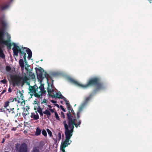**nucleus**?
<instances>
[{
	"mask_svg": "<svg viewBox=\"0 0 152 152\" xmlns=\"http://www.w3.org/2000/svg\"><path fill=\"white\" fill-rule=\"evenodd\" d=\"M69 80L75 85L84 88L92 86H96V88L95 90V91L103 89L105 88L103 83L101 82L100 78L98 77H94L89 79L87 83L85 85L80 83L72 78H70Z\"/></svg>",
	"mask_w": 152,
	"mask_h": 152,
	"instance_id": "1",
	"label": "nucleus"
},
{
	"mask_svg": "<svg viewBox=\"0 0 152 152\" xmlns=\"http://www.w3.org/2000/svg\"><path fill=\"white\" fill-rule=\"evenodd\" d=\"M67 118L68 120V125L66 124V121H64L63 123L64 126V131H66L73 135L74 128V126L77 128L78 126H80L81 121L80 120H79L77 123H76L75 122L76 119L73 118V116L70 114H67Z\"/></svg>",
	"mask_w": 152,
	"mask_h": 152,
	"instance_id": "2",
	"label": "nucleus"
},
{
	"mask_svg": "<svg viewBox=\"0 0 152 152\" xmlns=\"http://www.w3.org/2000/svg\"><path fill=\"white\" fill-rule=\"evenodd\" d=\"M67 118L68 120V125L66 124V121H64L63 123L64 126V131H66L73 135L74 128V126L77 128L78 126H80L81 121L80 120H79L77 123H76L75 122L76 119L73 118V116L70 114H67Z\"/></svg>",
	"mask_w": 152,
	"mask_h": 152,
	"instance_id": "3",
	"label": "nucleus"
},
{
	"mask_svg": "<svg viewBox=\"0 0 152 152\" xmlns=\"http://www.w3.org/2000/svg\"><path fill=\"white\" fill-rule=\"evenodd\" d=\"M3 39H1L0 42L2 44L6 45L7 48L8 50L11 49V46L12 45L14 46L12 49L14 55L18 56L19 53H20L21 56L24 53L23 51L21 49H20V47L15 43H11L10 39H8L7 40H4Z\"/></svg>",
	"mask_w": 152,
	"mask_h": 152,
	"instance_id": "4",
	"label": "nucleus"
},
{
	"mask_svg": "<svg viewBox=\"0 0 152 152\" xmlns=\"http://www.w3.org/2000/svg\"><path fill=\"white\" fill-rule=\"evenodd\" d=\"M35 69L37 74V78L41 83V86L39 87L40 91H38V93L39 94H42V95L46 92L44 91V85L41 83L42 80L45 77V72L44 71L43 69L41 67H40L39 68L36 67Z\"/></svg>",
	"mask_w": 152,
	"mask_h": 152,
	"instance_id": "5",
	"label": "nucleus"
},
{
	"mask_svg": "<svg viewBox=\"0 0 152 152\" xmlns=\"http://www.w3.org/2000/svg\"><path fill=\"white\" fill-rule=\"evenodd\" d=\"M24 76L21 77L19 75L15 76L13 83L14 86H18L19 84L23 85L25 83H28V80H29L26 73H24Z\"/></svg>",
	"mask_w": 152,
	"mask_h": 152,
	"instance_id": "6",
	"label": "nucleus"
},
{
	"mask_svg": "<svg viewBox=\"0 0 152 152\" xmlns=\"http://www.w3.org/2000/svg\"><path fill=\"white\" fill-rule=\"evenodd\" d=\"M64 133L66 139L64 141L61 143V147L63 148H65L72 142V141L70 140V139L72 135V134H71L66 131H64Z\"/></svg>",
	"mask_w": 152,
	"mask_h": 152,
	"instance_id": "7",
	"label": "nucleus"
},
{
	"mask_svg": "<svg viewBox=\"0 0 152 152\" xmlns=\"http://www.w3.org/2000/svg\"><path fill=\"white\" fill-rule=\"evenodd\" d=\"M20 49H21L23 51L24 53L22 54V55H20V53H20V57L21 58H22V56H23V58L24 60V61H25V63H27V62L26 61V53H25V51H26L27 53L28 54V59H30L31 57L32 56V53L31 52V50L30 49L28 48H25V47H22V48H20Z\"/></svg>",
	"mask_w": 152,
	"mask_h": 152,
	"instance_id": "8",
	"label": "nucleus"
},
{
	"mask_svg": "<svg viewBox=\"0 0 152 152\" xmlns=\"http://www.w3.org/2000/svg\"><path fill=\"white\" fill-rule=\"evenodd\" d=\"M38 87L36 85L29 87V90L31 93L30 95L31 96L34 95L35 97L40 98L42 96V94L37 93V92H38Z\"/></svg>",
	"mask_w": 152,
	"mask_h": 152,
	"instance_id": "9",
	"label": "nucleus"
},
{
	"mask_svg": "<svg viewBox=\"0 0 152 152\" xmlns=\"http://www.w3.org/2000/svg\"><path fill=\"white\" fill-rule=\"evenodd\" d=\"M0 21L1 23V27L0 29V38H3L4 31L6 28L7 24V23L3 19L0 20Z\"/></svg>",
	"mask_w": 152,
	"mask_h": 152,
	"instance_id": "10",
	"label": "nucleus"
},
{
	"mask_svg": "<svg viewBox=\"0 0 152 152\" xmlns=\"http://www.w3.org/2000/svg\"><path fill=\"white\" fill-rule=\"evenodd\" d=\"M45 77L47 79V83L48 86V87L47 89L49 96L52 97V96L53 95V94H54V90L53 89H50L49 88L50 83L48 81V78L49 77L50 78V77L49 75L46 72H45Z\"/></svg>",
	"mask_w": 152,
	"mask_h": 152,
	"instance_id": "11",
	"label": "nucleus"
},
{
	"mask_svg": "<svg viewBox=\"0 0 152 152\" xmlns=\"http://www.w3.org/2000/svg\"><path fill=\"white\" fill-rule=\"evenodd\" d=\"M17 97L18 100V103H20L22 105L23 103V104L24 105L25 104V100L23 98L24 97L23 96V94L20 91L17 92Z\"/></svg>",
	"mask_w": 152,
	"mask_h": 152,
	"instance_id": "12",
	"label": "nucleus"
},
{
	"mask_svg": "<svg viewBox=\"0 0 152 152\" xmlns=\"http://www.w3.org/2000/svg\"><path fill=\"white\" fill-rule=\"evenodd\" d=\"M13 0H11L10 2H6L3 4L0 5L1 10H5L7 9L10 7L11 2H12Z\"/></svg>",
	"mask_w": 152,
	"mask_h": 152,
	"instance_id": "13",
	"label": "nucleus"
},
{
	"mask_svg": "<svg viewBox=\"0 0 152 152\" xmlns=\"http://www.w3.org/2000/svg\"><path fill=\"white\" fill-rule=\"evenodd\" d=\"M19 152H27V145L26 143L21 144L19 148Z\"/></svg>",
	"mask_w": 152,
	"mask_h": 152,
	"instance_id": "14",
	"label": "nucleus"
},
{
	"mask_svg": "<svg viewBox=\"0 0 152 152\" xmlns=\"http://www.w3.org/2000/svg\"><path fill=\"white\" fill-rule=\"evenodd\" d=\"M52 97L54 98H58V99H64V101H66V99L65 98L61 93L59 92V93H56V94H54Z\"/></svg>",
	"mask_w": 152,
	"mask_h": 152,
	"instance_id": "15",
	"label": "nucleus"
},
{
	"mask_svg": "<svg viewBox=\"0 0 152 152\" xmlns=\"http://www.w3.org/2000/svg\"><path fill=\"white\" fill-rule=\"evenodd\" d=\"M6 110H7L8 111V112L9 113H11L12 114L14 115L16 117L18 116V115H19V116H20V113H18L16 115L15 114V113L14 111V108H7Z\"/></svg>",
	"mask_w": 152,
	"mask_h": 152,
	"instance_id": "16",
	"label": "nucleus"
},
{
	"mask_svg": "<svg viewBox=\"0 0 152 152\" xmlns=\"http://www.w3.org/2000/svg\"><path fill=\"white\" fill-rule=\"evenodd\" d=\"M36 114L34 113H32L31 117V118H33L34 120H37L39 119V117L38 114L36 112Z\"/></svg>",
	"mask_w": 152,
	"mask_h": 152,
	"instance_id": "17",
	"label": "nucleus"
},
{
	"mask_svg": "<svg viewBox=\"0 0 152 152\" xmlns=\"http://www.w3.org/2000/svg\"><path fill=\"white\" fill-rule=\"evenodd\" d=\"M64 101L65 102L67 108L68 110H69V113H67L66 115H67V114H70V111L71 110V109H72V107L68 101H67L66 99V101Z\"/></svg>",
	"mask_w": 152,
	"mask_h": 152,
	"instance_id": "18",
	"label": "nucleus"
},
{
	"mask_svg": "<svg viewBox=\"0 0 152 152\" xmlns=\"http://www.w3.org/2000/svg\"><path fill=\"white\" fill-rule=\"evenodd\" d=\"M91 95L85 99L83 103L82 104H83V106L86 105L91 99Z\"/></svg>",
	"mask_w": 152,
	"mask_h": 152,
	"instance_id": "19",
	"label": "nucleus"
},
{
	"mask_svg": "<svg viewBox=\"0 0 152 152\" xmlns=\"http://www.w3.org/2000/svg\"><path fill=\"white\" fill-rule=\"evenodd\" d=\"M5 55L4 54L1 48L0 47V57L2 59H5Z\"/></svg>",
	"mask_w": 152,
	"mask_h": 152,
	"instance_id": "20",
	"label": "nucleus"
},
{
	"mask_svg": "<svg viewBox=\"0 0 152 152\" xmlns=\"http://www.w3.org/2000/svg\"><path fill=\"white\" fill-rule=\"evenodd\" d=\"M43 114L47 115V118H49L51 115V113L50 111L48 110H46L45 111L43 112Z\"/></svg>",
	"mask_w": 152,
	"mask_h": 152,
	"instance_id": "21",
	"label": "nucleus"
},
{
	"mask_svg": "<svg viewBox=\"0 0 152 152\" xmlns=\"http://www.w3.org/2000/svg\"><path fill=\"white\" fill-rule=\"evenodd\" d=\"M41 131V130L39 127H37L35 132V135L37 136L40 135Z\"/></svg>",
	"mask_w": 152,
	"mask_h": 152,
	"instance_id": "22",
	"label": "nucleus"
},
{
	"mask_svg": "<svg viewBox=\"0 0 152 152\" xmlns=\"http://www.w3.org/2000/svg\"><path fill=\"white\" fill-rule=\"evenodd\" d=\"M19 64L21 68H24V62L22 59H20L19 61Z\"/></svg>",
	"mask_w": 152,
	"mask_h": 152,
	"instance_id": "23",
	"label": "nucleus"
},
{
	"mask_svg": "<svg viewBox=\"0 0 152 152\" xmlns=\"http://www.w3.org/2000/svg\"><path fill=\"white\" fill-rule=\"evenodd\" d=\"M85 106H83V104H82L79 107V110L77 112L78 113H80L82 111L83 107Z\"/></svg>",
	"mask_w": 152,
	"mask_h": 152,
	"instance_id": "24",
	"label": "nucleus"
},
{
	"mask_svg": "<svg viewBox=\"0 0 152 152\" xmlns=\"http://www.w3.org/2000/svg\"><path fill=\"white\" fill-rule=\"evenodd\" d=\"M25 69L26 70L27 72H29V76H31L32 77H33V76L35 77L34 74L33 73H32V72H31V71H29L28 68L26 67Z\"/></svg>",
	"mask_w": 152,
	"mask_h": 152,
	"instance_id": "25",
	"label": "nucleus"
},
{
	"mask_svg": "<svg viewBox=\"0 0 152 152\" xmlns=\"http://www.w3.org/2000/svg\"><path fill=\"white\" fill-rule=\"evenodd\" d=\"M6 70L7 72H10L11 69V67L9 66H7L6 67Z\"/></svg>",
	"mask_w": 152,
	"mask_h": 152,
	"instance_id": "26",
	"label": "nucleus"
},
{
	"mask_svg": "<svg viewBox=\"0 0 152 152\" xmlns=\"http://www.w3.org/2000/svg\"><path fill=\"white\" fill-rule=\"evenodd\" d=\"M42 134L44 136L46 137L47 136V133L46 131L44 129H43L42 132Z\"/></svg>",
	"mask_w": 152,
	"mask_h": 152,
	"instance_id": "27",
	"label": "nucleus"
},
{
	"mask_svg": "<svg viewBox=\"0 0 152 152\" xmlns=\"http://www.w3.org/2000/svg\"><path fill=\"white\" fill-rule=\"evenodd\" d=\"M54 113H55V116L56 118L58 120H59V118L58 115V113H57V112L56 111H55L54 112Z\"/></svg>",
	"mask_w": 152,
	"mask_h": 152,
	"instance_id": "28",
	"label": "nucleus"
},
{
	"mask_svg": "<svg viewBox=\"0 0 152 152\" xmlns=\"http://www.w3.org/2000/svg\"><path fill=\"white\" fill-rule=\"evenodd\" d=\"M9 102H8V101L5 102L4 103V107L5 108H7V107L9 106Z\"/></svg>",
	"mask_w": 152,
	"mask_h": 152,
	"instance_id": "29",
	"label": "nucleus"
},
{
	"mask_svg": "<svg viewBox=\"0 0 152 152\" xmlns=\"http://www.w3.org/2000/svg\"><path fill=\"white\" fill-rule=\"evenodd\" d=\"M47 132L48 133V134L50 136V137H51L52 136V133L51 132L49 129H47Z\"/></svg>",
	"mask_w": 152,
	"mask_h": 152,
	"instance_id": "30",
	"label": "nucleus"
},
{
	"mask_svg": "<svg viewBox=\"0 0 152 152\" xmlns=\"http://www.w3.org/2000/svg\"><path fill=\"white\" fill-rule=\"evenodd\" d=\"M0 82L4 84H6L7 83V81L6 79H4L3 80H1Z\"/></svg>",
	"mask_w": 152,
	"mask_h": 152,
	"instance_id": "31",
	"label": "nucleus"
},
{
	"mask_svg": "<svg viewBox=\"0 0 152 152\" xmlns=\"http://www.w3.org/2000/svg\"><path fill=\"white\" fill-rule=\"evenodd\" d=\"M8 101L9 102V103L11 102H13L14 101V99H13V98L10 97L8 99Z\"/></svg>",
	"mask_w": 152,
	"mask_h": 152,
	"instance_id": "32",
	"label": "nucleus"
},
{
	"mask_svg": "<svg viewBox=\"0 0 152 152\" xmlns=\"http://www.w3.org/2000/svg\"><path fill=\"white\" fill-rule=\"evenodd\" d=\"M71 113H72V114H73L74 116L75 115V114L72 108L70 111V114H71Z\"/></svg>",
	"mask_w": 152,
	"mask_h": 152,
	"instance_id": "33",
	"label": "nucleus"
},
{
	"mask_svg": "<svg viewBox=\"0 0 152 152\" xmlns=\"http://www.w3.org/2000/svg\"><path fill=\"white\" fill-rule=\"evenodd\" d=\"M37 112L39 113H41L42 112V109L41 108L39 107L37 109Z\"/></svg>",
	"mask_w": 152,
	"mask_h": 152,
	"instance_id": "34",
	"label": "nucleus"
},
{
	"mask_svg": "<svg viewBox=\"0 0 152 152\" xmlns=\"http://www.w3.org/2000/svg\"><path fill=\"white\" fill-rule=\"evenodd\" d=\"M58 139L60 140L61 138V134L60 132H58Z\"/></svg>",
	"mask_w": 152,
	"mask_h": 152,
	"instance_id": "35",
	"label": "nucleus"
},
{
	"mask_svg": "<svg viewBox=\"0 0 152 152\" xmlns=\"http://www.w3.org/2000/svg\"><path fill=\"white\" fill-rule=\"evenodd\" d=\"M64 148H63V147H61V150L62 151V152H66L65 151V150Z\"/></svg>",
	"mask_w": 152,
	"mask_h": 152,
	"instance_id": "36",
	"label": "nucleus"
},
{
	"mask_svg": "<svg viewBox=\"0 0 152 152\" xmlns=\"http://www.w3.org/2000/svg\"><path fill=\"white\" fill-rule=\"evenodd\" d=\"M60 107L61 108V109L64 112H65L66 110H65L64 108L63 107L62 105L60 106Z\"/></svg>",
	"mask_w": 152,
	"mask_h": 152,
	"instance_id": "37",
	"label": "nucleus"
},
{
	"mask_svg": "<svg viewBox=\"0 0 152 152\" xmlns=\"http://www.w3.org/2000/svg\"><path fill=\"white\" fill-rule=\"evenodd\" d=\"M61 116L63 117V118H65V116L64 115V113L62 112H61Z\"/></svg>",
	"mask_w": 152,
	"mask_h": 152,
	"instance_id": "38",
	"label": "nucleus"
},
{
	"mask_svg": "<svg viewBox=\"0 0 152 152\" xmlns=\"http://www.w3.org/2000/svg\"><path fill=\"white\" fill-rule=\"evenodd\" d=\"M80 113L77 112V118H79L80 117Z\"/></svg>",
	"mask_w": 152,
	"mask_h": 152,
	"instance_id": "39",
	"label": "nucleus"
},
{
	"mask_svg": "<svg viewBox=\"0 0 152 152\" xmlns=\"http://www.w3.org/2000/svg\"><path fill=\"white\" fill-rule=\"evenodd\" d=\"M13 99H14V101H15V102L17 101L18 102V100L17 98V97H16L15 98H14Z\"/></svg>",
	"mask_w": 152,
	"mask_h": 152,
	"instance_id": "40",
	"label": "nucleus"
},
{
	"mask_svg": "<svg viewBox=\"0 0 152 152\" xmlns=\"http://www.w3.org/2000/svg\"><path fill=\"white\" fill-rule=\"evenodd\" d=\"M50 112H51L52 113H54V112L55 111H54L53 110V109H50Z\"/></svg>",
	"mask_w": 152,
	"mask_h": 152,
	"instance_id": "41",
	"label": "nucleus"
},
{
	"mask_svg": "<svg viewBox=\"0 0 152 152\" xmlns=\"http://www.w3.org/2000/svg\"><path fill=\"white\" fill-rule=\"evenodd\" d=\"M43 112L39 113L40 116L41 117H42L43 116Z\"/></svg>",
	"mask_w": 152,
	"mask_h": 152,
	"instance_id": "42",
	"label": "nucleus"
},
{
	"mask_svg": "<svg viewBox=\"0 0 152 152\" xmlns=\"http://www.w3.org/2000/svg\"><path fill=\"white\" fill-rule=\"evenodd\" d=\"M51 102L53 103H56V101L52 100L51 101Z\"/></svg>",
	"mask_w": 152,
	"mask_h": 152,
	"instance_id": "43",
	"label": "nucleus"
},
{
	"mask_svg": "<svg viewBox=\"0 0 152 152\" xmlns=\"http://www.w3.org/2000/svg\"><path fill=\"white\" fill-rule=\"evenodd\" d=\"M8 91L10 92H12V89L10 88H9Z\"/></svg>",
	"mask_w": 152,
	"mask_h": 152,
	"instance_id": "44",
	"label": "nucleus"
},
{
	"mask_svg": "<svg viewBox=\"0 0 152 152\" xmlns=\"http://www.w3.org/2000/svg\"><path fill=\"white\" fill-rule=\"evenodd\" d=\"M46 100L45 99H44L43 100V101H42V103H46Z\"/></svg>",
	"mask_w": 152,
	"mask_h": 152,
	"instance_id": "45",
	"label": "nucleus"
},
{
	"mask_svg": "<svg viewBox=\"0 0 152 152\" xmlns=\"http://www.w3.org/2000/svg\"><path fill=\"white\" fill-rule=\"evenodd\" d=\"M48 107L49 108V110H50V109H52V106L50 105H48Z\"/></svg>",
	"mask_w": 152,
	"mask_h": 152,
	"instance_id": "46",
	"label": "nucleus"
},
{
	"mask_svg": "<svg viewBox=\"0 0 152 152\" xmlns=\"http://www.w3.org/2000/svg\"><path fill=\"white\" fill-rule=\"evenodd\" d=\"M53 80H52V82H51V87H52V86H53Z\"/></svg>",
	"mask_w": 152,
	"mask_h": 152,
	"instance_id": "47",
	"label": "nucleus"
},
{
	"mask_svg": "<svg viewBox=\"0 0 152 152\" xmlns=\"http://www.w3.org/2000/svg\"><path fill=\"white\" fill-rule=\"evenodd\" d=\"M27 115H28L27 114H25V113H23V116H26Z\"/></svg>",
	"mask_w": 152,
	"mask_h": 152,
	"instance_id": "48",
	"label": "nucleus"
},
{
	"mask_svg": "<svg viewBox=\"0 0 152 152\" xmlns=\"http://www.w3.org/2000/svg\"><path fill=\"white\" fill-rule=\"evenodd\" d=\"M6 91L5 90H3V91L1 92V94H4V93L6 92Z\"/></svg>",
	"mask_w": 152,
	"mask_h": 152,
	"instance_id": "49",
	"label": "nucleus"
},
{
	"mask_svg": "<svg viewBox=\"0 0 152 152\" xmlns=\"http://www.w3.org/2000/svg\"><path fill=\"white\" fill-rule=\"evenodd\" d=\"M5 141V139L4 138H3L2 141L1 142V143H3Z\"/></svg>",
	"mask_w": 152,
	"mask_h": 152,
	"instance_id": "50",
	"label": "nucleus"
},
{
	"mask_svg": "<svg viewBox=\"0 0 152 152\" xmlns=\"http://www.w3.org/2000/svg\"><path fill=\"white\" fill-rule=\"evenodd\" d=\"M11 38V37H10V35H7V38Z\"/></svg>",
	"mask_w": 152,
	"mask_h": 152,
	"instance_id": "51",
	"label": "nucleus"
},
{
	"mask_svg": "<svg viewBox=\"0 0 152 152\" xmlns=\"http://www.w3.org/2000/svg\"><path fill=\"white\" fill-rule=\"evenodd\" d=\"M149 1V3H152V1L151 0H148Z\"/></svg>",
	"mask_w": 152,
	"mask_h": 152,
	"instance_id": "52",
	"label": "nucleus"
},
{
	"mask_svg": "<svg viewBox=\"0 0 152 152\" xmlns=\"http://www.w3.org/2000/svg\"><path fill=\"white\" fill-rule=\"evenodd\" d=\"M3 109H0V112H3Z\"/></svg>",
	"mask_w": 152,
	"mask_h": 152,
	"instance_id": "53",
	"label": "nucleus"
},
{
	"mask_svg": "<svg viewBox=\"0 0 152 152\" xmlns=\"http://www.w3.org/2000/svg\"><path fill=\"white\" fill-rule=\"evenodd\" d=\"M34 103L36 104H37V101H34Z\"/></svg>",
	"mask_w": 152,
	"mask_h": 152,
	"instance_id": "54",
	"label": "nucleus"
},
{
	"mask_svg": "<svg viewBox=\"0 0 152 152\" xmlns=\"http://www.w3.org/2000/svg\"><path fill=\"white\" fill-rule=\"evenodd\" d=\"M56 106H57V107H59V105H58V104H56Z\"/></svg>",
	"mask_w": 152,
	"mask_h": 152,
	"instance_id": "55",
	"label": "nucleus"
},
{
	"mask_svg": "<svg viewBox=\"0 0 152 152\" xmlns=\"http://www.w3.org/2000/svg\"><path fill=\"white\" fill-rule=\"evenodd\" d=\"M61 103H63V101H61Z\"/></svg>",
	"mask_w": 152,
	"mask_h": 152,
	"instance_id": "56",
	"label": "nucleus"
},
{
	"mask_svg": "<svg viewBox=\"0 0 152 152\" xmlns=\"http://www.w3.org/2000/svg\"><path fill=\"white\" fill-rule=\"evenodd\" d=\"M1 119H0V122H1Z\"/></svg>",
	"mask_w": 152,
	"mask_h": 152,
	"instance_id": "57",
	"label": "nucleus"
},
{
	"mask_svg": "<svg viewBox=\"0 0 152 152\" xmlns=\"http://www.w3.org/2000/svg\"><path fill=\"white\" fill-rule=\"evenodd\" d=\"M4 152H8V151H5Z\"/></svg>",
	"mask_w": 152,
	"mask_h": 152,
	"instance_id": "58",
	"label": "nucleus"
},
{
	"mask_svg": "<svg viewBox=\"0 0 152 152\" xmlns=\"http://www.w3.org/2000/svg\"><path fill=\"white\" fill-rule=\"evenodd\" d=\"M42 60H42V59H41V60H40V61H42Z\"/></svg>",
	"mask_w": 152,
	"mask_h": 152,
	"instance_id": "59",
	"label": "nucleus"
},
{
	"mask_svg": "<svg viewBox=\"0 0 152 152\" xmlns=\"http://www.w3.org/2000/svg\"><path fill=\"white\" fill-rule=\"evenodd\" d=\"M19 108H18V109H17V110H19Z\"/></svg>",
	"mask_w": 152,
	"mask_h": 152,
	"instance_id": "60",
	"label": "nucleus"
}]
</instances>
